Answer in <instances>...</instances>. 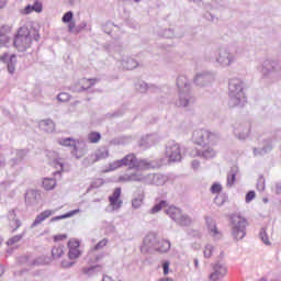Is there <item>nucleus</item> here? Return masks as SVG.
I'll return each instance as SVG.
<instances>
[{"mask_svg": "<svg viewBox=\"0 0 281 281\" xmlns=\"http://www.w3.org/2000/svg\"><path fill=\"white\" fill-rule=\"evenodd\" d=\"M41 35L38 31L34 27L21 26L13 40V47L18 49V52H27L30 47H32V43L34 41H38Z\"/></svg>", "mask_w": 281, "mask_h": 281, "instance_id": "nucleus-1", "label": "nucleus"}, {"mask_svg": "<svg viewBox=\"0 0 281 281\" xmlns=\"http://www.w3.org/2000/svg\"><path fill=\"white\" fill-rule=\"evenodd\" d=\"M111 170H117V168H128V170H150L153 165L145 159H137L135 154H127L122 159L115 160L110 165Z\"/></svg>", "mask_w": 281, "mask_h": 281, "instance_id": "nucleus-2", "label": "nucleus"}, {"mask_svg": "<svg viewBox=\"0 0 281 281\" xmlns=\"http://www.w3.org/2000/svg\"><path fill=\"white\" fill-rule=\"evenodd\" d=\"M232 221V229H233V236L237 240H241V238H245L247 232V226L249 223H247V220L238 214H233L231 217Z\"/></svg>", "mask_w": 281, "mask_h": 281, "instance_id": "nucleus-3", "label": "nucleus"}, {"mask_svg": "<svg viewBox=\"0 0 281 281\" xmlns=\"http://www.w3.org/2000/svg\"><path fill=\"white\" fill-rule=\"evenodd\" d=\"M214 139H216L215 134L207 130H199L193 133V142H195L199 146L212 144Z\"/></svg>", "mask_w": 281, "mask_h": 281, "instance_id": "nucleus-4", "label": "nucleus"}, {"mask_svg": "<svg viewBox=\"0 0 281 281\" xmlns=\"http://www.w3.org/2000/svg\"><path fill=\"white\" fill-rule=\"evenodd\" d=\"M68 258L69 260H78L80 256H82V251H80V241L76 238H71L68 240Z\"/></svg>", "mask_w": 281, "mask_h": 281, "instance_id": "nucleus-5", "label": "nucleus"}, {"mask_svg": "<svg viewBox=\"0 0 281 281\" xmlns=\"http://www.w3.org/2000/svg\"><path fill=\"white\" fill-rule=\"evenodd\" d=\"M0 60L7 65L9 74H14L16 69V55L4 53L0 56Z\"/></svg>", "mask_w": 281, "mask_h": 281, "instance_id": "nucleus-6", "label": "nucleus"}, {"mask_svg": "<svg viewBox=\"0 0 281 281\" xmlns=\"http://www.w3.org/2000/svg\"><path fill=\"white\" fill-rule=\"evenodd\" d=\"M166 154L170 161H179L181 159V147L179 144L172 143L167 147Z\"/></svg>", "mask_w": 281, "mask_h": 281, "instance_id": "nucleus-7", "label": "nucleus"}, {"mask_svg": "<svg viewBox=\"0 0 281 281\" xmlns=\"http://www.w3.org/2000/svg\"><path fill=\"white\" fill-rule=\"evenodd\" d=\"M227 276V268L223 263H216L213 266V272L210 276V280L217 281L221 278H225Z\"/></svg>", "mask_w": 281, "mask_h": 281, "instance_id": "nucleus-8", "label": "nucleus"}, {"mask_svg": "<svg viewBox=\"0 0 281 281\" xmlns=\"http://www.w3.org/2000/svg\"><path fill=\"white\" fill-rule=\"evenodd\" d=\"M120 196H122V189L116 188L113 194L109 198L110 205H112L114 210H120V207H122V201L120 200Z\"/></svg>", "mask_w": 281, "mask_h": 281, "instance_id": "nucleus-9", "label": "nucleus"}, {"mask_svg": "<svg viewBox=\"0 0 281 281\" xmlns=\"http://www.w3.org/2000/svg\"><path fill=\"white\" fill-rule=\"evenodd\" d=\"M98 82V79H80L77 85L76 89L77 91H87V89H91V87H94Z\"/></svg>", "mask_w": 281, "mask_h": 281, "instance_id": "nucleus-10", "label": "nucleus"}, {"mask_svg": "<svg viewBox=\"0 0 281 281\" xmlns=\"http://www.w3.org/2000/svg\"><path fill=\"white\" fill-rule=\"evenodd\" d=\"M32 12L41 14V12H43V2L35 0L33 5L27 4L24 9L21 10V14H32Z\"/></svg>", "mask_w": 281, "mask_h": 281, "instance_id": "nucleus-11", "label": "nucleus"}, {"mask_svg": "<svg viewBox=\"0 0 281 281\" xmlns=\"http://www.w3.org/2000/svg\"><path fill=\"white\" fill-rule=\"evenodd\" d=\"M10 36H12V27H10L9 25H2L0 27V45L9 44Z\"/></svg>", "mask_w": 281, "mask_h": 281, "instance_id": "nucleus-12", "label": "nucleus"}, {"mask_svg": "<svg viewBox=\"0 0 281 281\" xmlns=\"http://www.w3.org/2000/svg\"><path fill=\"white\" fill-rule=\"evenodd\" d=\"M70 153L72 157H76V159H82V157L87 155V147L78 140Z\"/></svg>", "mask_w": 281, "mask_h": 281, "instance_id": "nucleus-13", "label": "nucleus"}, {"mask_svg": "<svg viewBox=\"0 0 281 281\" xmlns=\"http://www.w3.org/2000/svg\"><path fill=\"white\" fill-rule=\"evenodd\" d=\"M54 214V211L46 210L43 211L40 215L36 216V218L33 222V227H36V225H41L46 218H49Z\"/></svg>", "mask_w": 281, "mask_h": 281, "instance_id": "nucleus-14", "label": "nucleus"}, {"mask_svg": "<svg viewBox=\"0 0 281 281\" xmlns=\"http://www.w3.org/2000/svg\"><path fill=\"white\" fill-rule=\"evenodd\" d=\"M58 144L60 146H66V148H74L78 144V139L71 137L60 138L58 140Z\"/></svg>", "mask_w": 281, "mask_h": 281, "instance_id": "nucleus-15", "label": "nucleus"}, {"mask_svg": "<svg viewBox=\"0 0 281 281\" xmlns=\"http://www.w3.org/2000/svg\"><path fill=\"white\" fill-rule=\"evenodd\" d=\"M166 212H167L168 216H170V218H172L173 221H178V218H181L182 213L176 206H169Z\"/></svg>", "mask_w": 281, "mask_h": 281, "instance_id": "nucleus-16", "label": "nucleus"}, {"mask_svg": "<svg viewBox=\"0 0 281 281\" xmlns=\"http://www.w3.org/2000/svg\"><path fill=\"white\" fill-rule=\"evenodd\" d=\"M80 213V210H74V211H70L64 215H58V216H55V217H52L50 222L52 223H56V221H63L65 218H71V216H76V214H79Z\"/></svg>", "mask_w": 281, "mask_h": 281, "instance_id": "nucleus-17", "label": "nucleus"}, {"mask_svg": "<svg viewBox=\"0 0 281 281\" xmlns=\"http://www.w3.org/2000/svg\"><path fill=\"white\" fill-rule=\"evenodd\" d=\"M65 256V246H55L52 249V258L54 260H58V258H63Z\"/></svg>", "mask_w": 281, "mask_h": 281, "instance_id": "nucleus-18", "label": "nucleus"}, {"mask_svg": "<svg viewBox=\"0 0 281 281\" xmlns=\"http://www.w3.org/2000/svg\"><path fill=\"white\" fill-rule=\"evenodd\" d=\"M40 128H42V131H45L46 133H52V131H54V122L53 121H42L40 123Z\"/></svg>", "mask_w": 281, "mask_h": 281, "instance_id": "nucleus-19", "label": "nucleus"}, {"mask_svg": "<svg viewBox=\"0 0 281 281\" xmlns=\"http://www.w3.org/2000/svg\"><path fill=\"white\" fill-rule=\"evenodd\" d=\"M43 188H44V190H54V188H56V179L44 178Z\"/></svg>", "mask_w": 281, "mask_h": 281, "instance_id": "nucleus-20", "label": "nucleus"}, {"mask_svg": "<svg viewBox=\"0 0 281 281\" xmlns=\"http://www.w3.org/2000/svg\"><path fill=\"white\" fill-rule=\"evenodd\" d=\"M104 157H106V154H104L102 150H97L94 154L90 155V161L91 164H95L101 159H104Z\"/></svg>", "mask_w": 281, "mask_h": 281, "instance_id": "nucleus-21", "label": "nucleus"}, {"mask_svg": "<svg viewBox=\"0 0 281 281\" xmlns=\"http://www.w3.org/2000/svg\"><path fill=\"white\" fill-rule=\"evenodd\" d=\"M100 139H102V135H100V133L98 132H90L88 134V140L90 142V144H98Z\"/></svg>", "mask_w": 281, "mask_h": 281, "instance_id": "nucleus-22", "label": "nucleus"}, {"mask_svg": "<svg viewBox=\"0 0 281 281\" xmlns=\"http://www.w3.org/2000/svg\"><path fill=\"white\" fill-rule=\"evenodd\" d=\"M154 186H165L166 184V177L156 173L153 176V182Z\"/></svg>", "mask_w": 281, "mask_h": 281, "instance_id": "nucleus-23", "label": "nucleus"}, {"mask_svg": "<svg viewBox=\"0 0 281 281\" xmlns=\"http://www.w3.org/2000/svg\"><path fill=\"white\" fill-rule=\"evenodd\" d=\"M179 223V225H181L182 227H187V225H191L192 223V218L188 215H183L181 213L180 217L177 221Z\"/></svg>", "mask_w": 281, "mask_h": 281, "instance_id": "nucleus-24", "label": "nucleus"}, {"mask_svg": "<svg viewBox=\"0 0 281 281\" xmlns=\"http://www.w3.org/2000/svg\"><path fill=\"white\" fill-rule=\"evenodd\" d=\"M158 245H159L158 251H160L161 254H166V251H170V241L161 240L159 241Z\"/></svg>", "mask_w": 281, "mask_h": 281, "instance_id": "nucleus-25", "label": "nucleus"}, {"mask_svg": "<svg viewBox=\"0 0 281 281\" xmlns=\"http://www.w3.org/2000/svg\"><path fill=\"white\" fill-rule=\"evenodd\" d=\"M168 203L166 201H160L151 209V213L157 214V212H161V210H164V207H166Z\"/></svg>", "mask_w": 281, "mask_h": 281, "instance_id": "nucleus-26", "label": "nucleus"}, {"mask_svg": "<svg viewBox=\"0 0 281 281\" xmlns=\"http://www.w3.org/2000/svg\"><path fill=\"white\" fill-rule=\"evenodd\" d=\"M229 89L232 91H243V86H240V83L237 82L236 80H232L229 82Z\"/></svg>", "mask_w": 281, "mask_h": 281, "instance_id": "nucleus-27", "label": "nucleus"}, {"mask_svg": "<svg viewBox=\"0 0 281 281\" xmlns=\"http://www.w3.org/2000/svg\"><path fill=\"white\" fill-rule=\"evenodd\" d=\"M143 203H144V198L139 196L132 201V206L134 207V210H137V209L142 207Z\"/></svg>", "mask_w": 281, "mask_h": 281, "instance_id": "nucleus-28", "label": "nucleus"}, {"mask_svg": "<svg viewBox=\"0 0 281 281\" xmlns=\"http://www.w3.org/2000/svg\"><path fill=\"white\" fill-rule=\"evenodd\" d=\"M72 20H74V12L71 11L66 12L61 19L63 23H71Z\"/></svg>", "mask_w": 281, "mask_h": 281, "instance_id": "nucleus-29", "label": "nucleus"}, {"mask_svg": "<svg viewBox=\"0 0 281 281\" xmlns=\"http://www.w3.org/2000/svg\"><path fill=\"white\" fill-rule=\"evenodd\" d=\"M216 155V151H214L212 148H207L202 151V157H205V159H210Z\"/></svg>", "mask_w": 281, "mask_h": 281, "instance_id": "nucleus-30", "label": "nucleus"}, {"mask_svg": "<svg viewBox=\"0 0 281 281\" xmlns=\"http://www.w3.org/2000/svg\"><path fill=\"white\" fill-rule=\"evenodd\" d=\"M67 238H68L67 234H57L53 236L54 243H60L63 240H67Z\"/></svg>", "mask_w": 281, "mask_h": 281, "instance_id": "nucleus-31", "label": "nucleus"}, {"mask_svg": "<svg viewBox=\"0 0 281 281\" xmlns=\"http://www.w3.org/2000/svg\"><path fill=\"white\" fill-rule=\"evenodd\" d=\"M222 190H223V187H221V184H218V183H214L211 187L212 194H218V193H221Z\"/></svg>", "mask_w": 281, "mask_h": 281, "instance_id": "nucleus-32", "label": "nucleus"}, {"mask_svg": "<svg viewBox=\"0 0 281 281\" xmlns=\"http://www.w3.org/2000/svg\"><path fill=\"white\" fill-rule=\"evenodd\" d=\"M128 181H144V178L139 176L138 173H132L128 176Z\"/></svg>", "mask_w": 281, "mask_h": 281, "instance_id": "nucleus-33", "label": "nucleus"}, {"mask_svg": "<svg viewBox=\"0 0 281 281\" xmlns=\"http://www.w3.org/2000/svg\"><path fill=\"white\" fill-rule=\"evenodd\" d=\"M57 100H59V102H67V100H69V94L61 92L57 95Z\"/></svg>", "mask_w": 281, "mask_h": 281, "instance_id": "nucleus-34", "label": "nucleus"}, {"mask_svg": "<svg viewBox=\"0 0 281 281\" xmlns=\"http://www.w3.org/2000/svg\"><path fill=\"white\" fill-rule=\"evenodd\" d=\"M256 199V192L250 191L246 194V203H251L252 200Z\"/></svg>", "mask_w": 281, "mask_h": 281, "instance_id": "nucleus-35", "label": "nucleus"}, {"mask_svg": "<svg viewBox=\"0 0 281 281\" xmlns=\"http://www.w3.org/2000/svg\"><path fill=\"white\" fill-rule=\"evenodd\" d=\"M162 269L164 276H168V273H170V261H164Z\"/></svg>", "mask_w": 281, "mask_h": 281, "instance_id": "nucleus-36", "label": "nucleus"}, {"mask_svg": "<svg viewBox=\"0 0 281 281\" xmlns=\"http://www.w3.org/2000/svg\"><path fill=\"white\" fill-rule=\"evenodd\" d=\"M212 251H213V248L211 245L206 246L205 249H204V257L205 258H212Z\"/></svg>", "mask_w": 281, "mask_h": 281, "instance_id": "nucleus-37", "label": "nucleus"}, {"mask_svg": "<svg viewBox=\"0 0 281 281\" xmlns=\"http://www.w3.org/2000/svg\"><path fill=\"white\" fill-rule=\"evenodd\" d=\"M236 181V173H229L227 176V186H232Z\"/></svg>", "mask_w": 281, "mask_h": 281, "instance_id": "nucleus-38", "label": "nucleus"}, {"mask_svg": "<svg viewBox=\"0 0 281 281\" xmlns=\"http://www.w3.org/2000/svg\"><path fill=\"white\" fill-rule=\"evenodd\" d=\"M109 241L106 239H102L95 245L94 249H102V247H106Z\"/></svg>", "mask_w": 281, "mask_h": 281, "instance_id": "nucleus-39", "label": "nucleus"}, {"mask_svg": "<svg viewBox=\"0 0 281 281\" xmlns=\"http://www.w3.org/2000/svg\"><path fill=\"white\" fill-rule=\"evenodd\" d=\"M76 262L74 261H67V260H64L61 261V267H64V269H69V267H74Z\"/></svg>", "mask_w": 281, "mask_h": 281, "instance_id": "nucleus-40", "label": "nucleus"}, {"mask_svg": "<svg viewBox=\"0 0 281 281\" xmlns=\"http://www.w3.org/2000/svg\"><path fill=\"white\" fill-rule=\"evenodd\" d=\"M210 234H212V236H218V228L216 227V225H213L210 227Z\"/></svg>", "mask_w": 281, "mask_h": 281, "instance_id": "nucleus-41", "label": "nucleus"}, {"mask_svg": "<svg viewBox=\"0 0 281 281\" xmlns=\"http://www.w3.org/2000/svg\"><path fill=\"white\" fill-rule=\"evenodd\" d=\"M261 240L265 243V245H269V237L265 235V233H260Z\"/></svg>", "mask_w": 281, "mask_h": 281, "instance_id": "nucleus-42", "label": "nucleus"}, {"mask_svg": "<svg viewBox=\"0 0 281 281\" xmlns=\"http://www.w3.org/2000/svg\"><path fill=\"white\" fill-rule=\"evenodd\" d=\"M68 30L69 32H74V30H76V22H68Z\"/></svg>", "mask_w": 281, "mask_h": 281, "instance_id": "nucleus-43", "label": "nucleus"}, {"mask_svg": "<svg viewBox=\"0 0 281 281\" xmlns=\"http://www.w3.org/2000/svg\"><path fill=\"white\" fill-rule=\"evenodd\" d=\"M53 166H55V168H59V170L63 171V164H61V162H58V160H54V161H53Z\"/></svg>", "mask_w": 281, "mask_h": 281, "instance_id": "nucleus-44", "label": "nucleus"}, {"mask_svg": "<svg viewBox=\"0 0 281 281\" xmlns=\"http://www.w3.org/2000/svg\"><path fill=\"white\" fill-rule=\"evenodd\" d=\"M19 240H21V236L20 235H16V236H14V237H12L10 239L11 243H19Z\"/></svg>", "mask_w": 281, "mask_h": 281, "instance_id": "nucleus-45", "label": "nucleus"}, {"mask_svg": "<svg viewBox=\"0 0 281 281\" xmlns=\"http://www.w3.org/2000/svg\"><path fill=\"white\" fill-rule=\"evenodd\" d=\"M3 272H4L3 267L0 266V278H1V276H3Z\"/></svg>", "mask_w": 281, "mask_h": 281, "instance_id": "nucleus-46", "label": "nucleus"}, {"mask_svg": "<svg viewBox=\"0 0 281 281\" xmlns=\"http://www.w3.org/2000/svg\"><path fill=\"white\" fill-rule=\"evenodd\" d=\"M16 226L21 227V221H16Z\"/></svg>", "mask_w": 281, "mask_h": 281, "instance_id": "nucleus-47", "label": "nucleus"}, {"mask_svg": "<svg viewBox=\"0 0 281 281\" xmlns=\"http://www.w3.org/2000/svg\"><path fill=\"white\" fill-rule=\"evenodd\" d=\"M3 5H5V2H2V5H0V8H3Z\"/></svg>", "mask_w": 281, "mask_h": 281, "instance_id": "nucleus-48", "label": "nucleus"}, {"mask_svg": "<svg viewBox=\"0 0 281 281\" xmlns=\"http://www.w3.org/2000/svg\"><path fill=\"white\" fill-rule=\"evenodd\" d=\"M136 3H139V0H134Z\"/></svg>", "mask_w": 281, "mask_h": 281, "instance_id": "nucleus-49", "label": "nucleus"}, {"mask_svg": "<svg viewBox=\"0 0 281 281\" xmlns=\"http://www.w3.org/2000/svg\"><path fill=\"white\" fill-rule=\"evenodd\" d=\"M215 201H218V196L215 198Z\"/></svg>", "mask_w": 281, "mask_h": 281, "instance_id": "nucleus-50", "label": "nucleus"}, {"mask_svg": "<svg viewBox=\"0 0 281 281\" xmlns=\"http://www.w3.org/2000/svg\"><path fill=\"white\" fill-rule=\"evenodd\" d=\"M199 265V261L195 260V266Z\"/></svg>", "mask_w": 281, "mask_h": 281, "instance_id": "nucleus-51", "label": "nucleus"}]
</instances>
